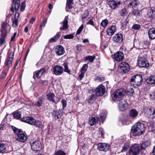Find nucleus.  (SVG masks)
I'll return each mask as SVG.
<instances>
[{
    "label": "nucleus",
    "instance_id": "1",
    "mask_svg": "<svg viewBox=\"0 0 155 155\" xmlns=\"http://www.w3.org/2000/svg\"><path fill=\"white\" fill-rule=\"evenodd\" d=\"M145 128L144 124L140 122L136 123L131 129V132L134 135H140L143 134Z\"/></svg>",
    "mask_w": 155,
    "mask_h": 155
},
{
    "label": "nucleus",
    "instance_id": "2",
    "mask_svg": "<svg viewBox=\"0 0 155 155\" xmlns=\"http://www.w3.org/2000/svg\"><path fill=\"white\" fill-rule=\"evenodd\" d=\"M124 91L121 88L116 90L112 95L113 100L115 101L121 100L120 99L123 97Z\"/></svg>",
    "mask_w": 155,
    "mask_h": 155
},
{
    "label": "nucleus",
    "instance_id": "3",
    "mask_svg": "<svg viewBox=\"0 0 155 155\" xmlns=\"http://www.w3.org/2000/svg\"><path fill=\"white\" fill-rule=\"evenodd\" d=\"M142 81V77L140 75H137L133 76L131 79V84L134 87L140 85Z\"/></svg>",
    "mask_w": 155,
    "mask_h": 155
},
{
    "label": "nucleus",
    "instance_id": "4",
    "mask_svg": "<svg viewBox=\"0 0 155 155\" xmlns=\"http://www.w3.org/2000/svg\"><path fill=\"white\" fill-rule=\"evenodd\" d=\"M31 145L34 151H39L42 148V146L40 141L37 140H32L30 142Z\"/></svg>",
    "mask_w": 155,
    "mask_h": 155
},
{
    "label": "nucleus",
    "instance_id": "5",
    "mask_svg": "<svg viewBox=\"0 0 155 155\" xmlns=\"http://www.w3.org/2000/svg\"><path fill=\"white\" fill-rule=\"evenodd\" d=\"M140 146L137 144L133 145L130 148L128 155H137L139 153Z\"/></svg>",
    "mask_w": 155,
    "mask_h": 155
},
{
    "label": "nucleus",
    "instance_id": "6",
    "mask_svg": "<svg viewBox=\"0 0 155 155\" xmlns=\"http://www.w3.org/2000/svg\"><path fill=\"white\" fill-rule=\"evenodd\" d=\"M138 66L141 68H147L149 64L145 58L139 57L137 61Z\"/></svg>",
    "mask_w": 155,
    "mask_h": 155
},
{
    "label": "nucleus",
    "instance_id": "7",
    "mask_svg": "<svg viewBox=\"0 0 155 155\" xmlns=\"http://www.w3.org/2000/svg\"><path fill=\"white\" fill-rule=\"evenodd\" d=\"M47 99L52 103L57 104L59 101V98L56 96L53 92H50L47 95Z\"/></svg>",
    "mask_w": 155,
    "mask_h": 155
},
{
    "label": "nucleus",
    "instance_id": "8",
    "mask_svg": "<svg viewBox=\"0 0 155 155\" xmlns=\"http://www.w3.org/2000/svg\"><path fill=\"white\" fill-rule=\"evenodd\" d=\"M105 87L102 84L98 86L95 89V94L97 96H101L105 93Z\"/></svg>",
    "mask_w": 155,
    "mask_h": 155
},
{
    "label": "nucleus",
    "instance_id": "9",
    "mask_svg": "<svg viewBox=\"0 0 155 155\" xmlns=\"http://www.w3.org/2000/svg\"><path fill=\"white\" fill-rule=\"evenodd\" d=\"M112 58L114 60L117 61H122L124 58V54L121 51H117L114 55H112Z\"/></svg>",
    "mask_w": 155,
    "mask_h": 155
},
{
    "label": "nucleus",
    "instance_id": "10",
    "mask_svg": "<svg viewBox=\"0 0 155 155\" xmlns=\"http://www.w3.org/2000/svg\"><path fill=\"white\" fill-rule=\"evenodd\" d=\"M118 106L120 110L124 111L127 109L128 104L125 100L121 99L119 101Z\"/></svg>",
    "mask_w": 155,
    "mask_h": 155
},
{
    "label": "nucleus",
    "instance_id": "11",
    "mask_svg": "<svg viewBox=\"0 0 155 155\" xmlns=\"http://www.w3.org/2000/svg\"><path fill=\"white\" fill-rule=\"evenodd\" d=\"M63 71V68L60 65H56L53 68V72L56 75L59 76L62 74Z\"/></svg>",
    "mask_w": 155,
    "mask_h": 155
},
{
    "label": "nucleus",
    "instance_id": "12",
    "mask_svg": "<svg viewBox=\"0 0 155 155\" xmlns=\"http://www.w3.org/2000/svg\"><path fill=\"white\" fill-rule=\"evenodd\" d=\"M119 67L121 71V72L126 73L130 70V66L129 64L127 62H123L120 63Z\"/></svg>",
    "mask_w": 155,
    "mask_h": 155
},
{
    "label": "nucleus",
    "instance_id": "13",
    "mask_svg": "<svg viewBox=\"0 0 155 155\" xmlns=\"http://www.w3.org/2000/svg\"><path fill=\"white\" fill-rule=\"evenodd\" d=\"M110 147L109 145L106 143H99L97 145V149L100 151H108L109 150Z\"/></svg>",
    "mask_w": 155,
    "mask_h": 155
},
{
    "label": "nucleus",
    "instance_id": "14",
    "mask_svg": "<svg viewBox=\"0 0 155 155\" xmlns=\"http://www.w3.org/2000/svg\"><path fill=\"white\" fill-rule=\"evenodd\" d=\"M123 40V36L121 34H117L113 37L112 40L115 43H121Z\"/></svg>",
    "mask_w": 155,
    "mask_h": 155
},
{
    "label": "nucleus",
    "instance_id": "15",
    "mask_svg": "<svg viewBox=\"0 0 155 155\" xmlns=\"http://www.w3.org/2000/svg\"><path fill=\"white\" fill-rule=\"evenodd\" d=\"M21 120L32 125H34L36 123L35 120L33 117H23Z\"/></svg>",
    "mask_w": 155,
    "mask_h": 155
},
{
    "label": "nucleus",
    "instance_id": "16",
    "mask_svg": "<svg viewBox=\"0 0 155 155\" xmlns=\"http://www.w3.org/2000/svg\"><path fill=\"white\" fill-rule=\"evenodd\" d=\"M55 51L57 55L61 56L64 54L65 50L64 47L61 45H58L55 47Z\"/></svg>",
    "mask_w": 155,
    "mask_h": 155
},
{
    "label": "nucleus",
    "instance_id": "17",
    "mask_svg": "<svg viewBox=\"0 0 155 155\" xmlns=\"http://www.w3.org/2000/svg\"><path fill=\"white\" fill-rule=\"evenodd\" d=\"M27 137L25 135L24 133L18 134L15 136L16 140L20 142H24L27 140Z\"/></svg>",
    "mask_w": 155,
    "mask_h": 155
},
{
    "label": "nucleus",
    "instance_id": "18",
    "mask_svg": "<svg viewBox=\"0 0 155 155\" xmlns=\"http://www.w3.org/2000/svg\"><path fill=\"white\" fill-rule=\"evenodd\" d=\"M20 1L19 0H12V4L11 8L12 12H14V7L15 11H17L20 6Z\"/></svg>",
    "mask_w": 155,
    "mask_h": 155
},
{
    "label": "nucleus",
    "instance_id": "19",
    "mask_svg": "<svg viewBox=\"0 0 155 155\" xmlns=\"http://www.w3.org/2000/svg\"><path fill=\"white\" fill-rule=\"evenodd\" d=\"M120 4V2L118 0H112L109 2V5L112 9H114Z\"/></svg>",
    "mask_w": 155,
    "mask_h": 155
},
{
    "label": "nucleus",
    "instance_id": "20",
    "mask_svg": "<svg viewBox=\"0 0 155 155\" xmlns=\"http://www.w3.org/2000/svg\"><path fill=\"white\" fill-rule=\"evenodd\" d=\"M45 71V68H41L37 72H34L33 78H34L35 77L38 78H40Z\"/></svg>",
    "mask_w": 155,
    "mask_h": 155
},
{
    "label": "nucleus",
    "instance_id": "21",
    "mask_svg": "<svg viewBox=\"0 0 155 155\" xmlns=\"http://www.w3.org/2000/svg\"><path fill=\"white\" fill-rule=\"evenodd\" d=\"M13 57L14 53H11L6 60V65L8 68H9L12 66V62L13 61Z\"/></svg>",
    "mask_w": 155,
    "mask_h": 155
},
{
    "label": "nucleus",
    "instance_id": "22",
    "mask_svg": "<svg viewBox=\"0 0 155 155\" xmlns=\"http://www.w3.org/2000/svg\"><path fill=\"white\" fill-rule=\"evenodd\" d=\"M68 17L67 16H65L63 21L61 23H60V24H61L62 25V26L60 28V30L61 31L64 30H66L68 28Z\"/></svg>",
    "mask_w": 155,
    "mask_h": 155
},
{
    "label": "nucleus",
    "instance_id": "23",
    "mask_svg": "<svg viewBox=\"0 0 155 155\" xmlns=\"http://www.w3.org/2000/svg\"><path fill=\"white\" fill-rule=\"evenodd\" d=\"M116 28L114 25H111L109 27L107 30V34L109 36L113 35L115 32Z\"/></svg>",
    "mask_w": 155,
    "mask_h": 155
},
{
    "label": "nucleus",
    "instance_id": "24",
    "mask_svg": "<svg viewBox=\"0 0 155 155\" xmlns=\"http://www.w3.org/2000/svg\"><path fill=\"white\" fill-rule=\"evenodd\" d=\"M8 145L5 144H0V153H4L8 152Z\"/></svg>",
    "mask_w": 155,
    "mask_h": 155
},
{
    "label": "nucleus",
    "instance_id": "25",
    "mask_svg": "<svg viewBox=\"0 0 155 155\" xmlns=\"http://www.w3.org/2000/svg\"><path fill=\"white\" fill-rule=\"evenodd\" d=\"M147 15L150 18H154L155 17V9L154 8H149L147 11Z\"/></svg>",
    "mask_w": 155,
    "mask_h": 155
},
{
    "label": "nucleus",
    "instance_id": "26",
    "mask_svg": "<svg viewBox=\"0 0 155 155\" xmlns=\"http://www.w3.org/2000/svg\"><path fill=\"white\" fill-rule=\"evenodd\" d=\"M149 37L152 39H155V28L150 29L148 32Z\"/></svg>",
    "mask_w": 155,
    "mask_h": 155
},
{
    "label": "nucleus",
    "instance_id": "27",
    "mask_svg": "<svg viewBox=\"0 0 155 155\" xmlns=\"http://www.w3.org/2000/svg\"><path fill=\"white\" fill-rule=\"evenodd\" d=\"M138 112L135 109L131 110L129 112V116L132 118H135L138 115Z\"/></svg>",
    "mask_w": 155,
    "mask_h": 155
},
{
    "label": "nucleus",
    "instance_id": "28",
    "mask_svg": "<svg viewBox=\"0 0 155 155\" xmlns=\"http://www.w3.org/2000/svg\"><path fill=\"white\" fill-rule=\"evenodd\" d=\"M139 3V2L137 0H134L129 3L128 7L130 8L132 7L133 9H134Z\"/></svg>",
    "mask_w": 155,
    "mask_h": 155
},
{
    "label": "nucleus",
    "instance_id": "29",
    "mask_svg": "<svg viewBox=\"0 0 155 155\" xmlns=\"http://www.w3.org/2000/svg\"><path fill=\"white\" fill-rule=\"evenodd\" d=\"M97 117H91L89 119V123L91 126H93L96 124L98 121Z\"/></svg>",
    "mask_w": 155,
    "mask_h": 155
},
{
    "label": "nucleus",
    "instance_id": "30",
    "mask_svg": "<svg viewBox=\"0 0 155 155\" xmlns=\"http://www.w3.org/2000/svg\"><path fill=\"white\" fill-rule=\"evenodd\" d=\"M146 82L150 84H155V76H151L146 79Z\"/></svg>",
    "mask_w": 155,
    "mask_h": 155
},
{
    "label": "nucleus",
    "instance_id": "31",
    "mask_svg": "<svg viewBox=\"0 0 155 155\" xmlns=\"http://www.w3.org/2000/svg\"><path fill=\"white\" fill-rule=\"evenodd\" d=\"M96 97L94 94H92L89 96L88 102L89 104L93 103L95 100Z\"/></svg>",
    "mask_w": 155,
    "mask_h": 155
},
{
    "label": "nucleus",
    "instance_id": "32",
    "mask_svg": "<svg viewBox=\"0 0 155 155\" xmlns=\"http://www.w3.org/2000/svg\"><path fill=\"white\" fill-rule=\"evenodd\" d=\"M17 15H18L17 17H16V16H15V19L13 21L12 26L13 27H15L18 25L17 18H18V16L19 15V14L18 13H16L15 14V16Z\"/></svg>",
    "mask_w": 155,
    "mask_h": 155
},
{
    "label": "nucleus",
    "instance_id": "33",
    "mask_svg": "<svg viewBox=\"0 0 155 155\" xmlns=\"http://www.w3.org/2000/svg\"><path fill=\"white\" fill-rule=\"evenodd\" d=\"M151 143L149 140L143 142L141 145V148L144 149L150 145Z\"/></svg>",
    "mask_w": 155,
    "mask_h": 155
},
{
    "label": "nucleus",
    "instance_id": "34",
    "mask_svg": "<svg viewBox=\"0 0 155 155\" xmlns=\"http://www.w3.org/2000/svg\"><path fill=\"white\" fill-rule=\"evenodd\" d=\"M63 65L64 67V71L69 74H70L71 71L68 68L67 62H64L63 64Z\"/></svg>",
    "mask_w": 155,
    "mask_h": 155
},
{
    "label": "nucleus",
    "instance_id": "35",
    "mask_svg": "<svg viewBox=\"0 0 155 155\" xmlns=\"http://www.w3.org/2000/svg\"><path fill=\"white\" fill-rule=\"evenodd\" d=\"M95 56H88L85 58V60H88L90 62H92L95 58Z\"/></svg>",
    "mask_w": 155,
    "mask_h": 155
},
{
    "label": "nucleus",
    "instance_id": "36",
    "mask_svg": "<svg viewBox=\"0 0 155 155\" xmlns=\"http://www.w3.org/2000/svg\"><path fill=\"white\" fill-rule=\"evenodd\" d=\"M108 23L107 19H106L103 20L101 23V25L103 27H106Z\"/></svg>",
    "mask_w": 155,
    "mask_h": 155
},
{
    "label": "nucleus",
    "instance_id": "37",
    "mask_svg": "<svg viewBox=\"0 0 155 155\" xmlns=\"http://www.w3.org/2000/svg\"><path fill=\"white\" fill-rule=\"evenodd\" d=\"M120 14L122 16H125L128 13L127 9L126 8H124L121 9L120 12Z\"/></svg>",
    "mask_w": 155,
    "mask_h": 155
},
{
    "label": "nucleus",
    "instance_id": "38",
    "mask_svg": "<svg viewBox=\"0 0 155 155\" xmlns=\"http://www.w3.org/2000/svg\"><path fill=\"white\" fill-rule=\"evenodd\" d=\"M73 0H67L66 5L69 8H71L72 7V5L73 4Z\"/></svg>",
    "mask_w": 155,
    "mask_h": 155
},
{
    "label": "nucleus",
    "instance_id": "39",
    "mask_svg": "<svg viewBox=\"0 0 155 155\" xmlns=\"http://www.w3.org/2000/svg\"><path fill=\"white\" fill-rule=\"evenodd\" d=\"M13 117L16 119H19L21 118V114L20 112H15L14 113Z\"/></svg>",
    "mask_w": 155,
    "mask_h": 155
},
{
    "label": "nucleus",
    "instance_id": "40",
    "mask_svg": "<svg viewBox=\"0 0 155 155\" xmlns=\"http://www.w3.org/2000/svg\"><path fill=\"white\" fill-rule=\"evenodd\" d=\"M89 11L88 10H85L81 15V18L83 19L86 18L89 15Z\"/></svg>",
    "mask_w": 155,
    "mask_h": 155
},
{
    "label": "nucleus",
    "instance_id": "41",
    "mask_svg": "<svg viewBox=\"0 0 155 155\" xmlns=\"http://www.w3.org/2000/svg\"><path fill=\"white\" fill-rule=\"evenodd\" d=\"M55 155H66V153L63 151L58 150L55 152Z\"/></svg>",
    "mask_w": 155,
    "mask_h": 155
},
{
    "label": "nucleus",
    "instance_id": "42",
    "mask_svg": "<svg viewBox=\"0 0 155 155\" xmlns=\"http://www.w3.org/2000/svg\"><path fill=\"white\" fill-rule=\"evenodd\" d=\"M106 114L104 112H102L100 115V117L101 119V121L103 122L106 117Z\"/></svg>",
    "mask_w": 155,
    "mask_h": 155
},
{
    "label": "nucleus",
    "instance_id": "43",
    "mask_svg": "<svg viewBox=\"0 0 155 155\" xmlns=\"http://www.w3.org/2000/svg\"><path fill=\"white\" fill-rule=\"evenodd\" d=\"M62 114L59 113L58 111L55 112L54 114V117L55 119H58L61 117Z\"/></svg>",
    "mask_w": 155,
    "mask_h": 155
},
{
    "label": "nucleus",
    "instance_id": "44",
    "mask_svg": "<svg viewBox=\"0 0 155 155\" xmlns=\"http://www.w3.org/2000/svg\"><path fill=\"white\" fill-rule=\"evenodd\" d=\"M129 147V144L128 143H125L121 151L122 152L125 151Z\"/></svg>",
    "mask_w": 155,
    "mask_h": 155
},
{
    "label": "nucleus",
    "instance_id": "45",
    "mask_svg": "<svg viewBox=\"0 0 155 155\" xmlns=\"http://www.w3.org/2000/svg\"><path fill=\"white\" fill-rule=\"evenodd\" d=\"M87 64H84L81 68V72H83L85 73L87 70Z\"/></svg>",
    "mask_w": 155,
    "mask_h": 155
},
{
    "label": "nucleus",
    "instance_id": "46",
    "mask_svg": "<svg viewBox=\"0 0 155 155\" xmlns=\"http://www.w3.org/2000/svg\"><path fill=\"white\" fill-rule=\"evenodd\" d=\"M12 128L14 132L17 135L18 134H20L21 132L20 130H19L15 127H12Z\"/></svg>",
    "mask_w": 155,
    "mask_h": 155
},
{
    "label": "nucleus",
    "instance_id": "47",
    "mask_svg": "<svg viewBox=\"0 0 155 155\" xmlns=\"http://www.w3.org/2000/svg\"><path fill=\"white\" fill-rule=\"evenodd\" d=\"M42 103V101L41 99H39L35 102V105L38 107H39L41 105Z\"/></svg>",
    "mask_w": 155,
    "mask_h": 155
},
{
    "label": "nucleus",
    "instance_id": "48",
    "mask_svg": "<svg viewBox=\"0 0 155 155\" xmlns=\"http://www.w3.org/2000/svg\"><path fill=\"white\" fill-rule=\"evenodd\" d=\"M26 7L25 2H23L21 4L20 7V10L21 11H23L24 10Z\"/></svg>",
    "mask_w": 155,
    "mask_h": 155
},
{
    "label": "nucleus",
    "instance_id": "49",
    "mask_svg": "<svg viewBox=\"0 0 155 155\" xmlns=\"http://www.w3.org/2000/svg\"><path fill=\"white\" fill-rule=\"evenodd\" d=\"M128 22V21L126 19H123L121 22V25L123 26L126 25Z\"/></svg>",
    "mask_w": 155,
    "mask_h": 155
},
{
    "label": "nucleus",
    "instance_id": "50",
    "mask_svg": "<svg viewBox=\"0 0 155 155\" xmlns=\"http://www.w3.org/2000/svg\"><path fill=\"white\" fill-rule=\"evenodd\" d=\"M140 28V25H139L138 24H134L132 26V28L133 29L135 30H137Z\"/></svg>",
    "mask_w": 155,
    "mask_h": 155
},
{
    "label": "nucleus",
    "instance_id": "51",
    "mask_svg": "<svg viewBox=\"0 0 155 155\" xmlns=\"http://www.w3.org/2000/svg\"><path fill=\"white\" fill-rule=\"evenodd\" d=\"M74 37L73 35L72 34H69L65 35L64 38L65 39H72Z\"/></svg>",
    "mask_w": 155,
    "mask_h": 155
},
{
    "label": "nucleus",
    "instance_id": "52",
    "mask_svg": "<svg viewBox=\"0 0 155 155\" xmlns=\"http://www.w3.org/2000/svg\"><path fill=\"white\" fill-rule=\"evenodd\" d=\"M7 73L6 72L2 71L0 76V78L1 79H4L6 77Z\"/></svg>",
    "mask_w": 155,
    "mask_h": 155
},
{
    "label": "nucleus",
    "instance_id": "53",
    "mask_svg": "<svg viewBox=\"0 0 155 155\" xmlns=\"http://www.w3.org/2000/svg\"><path fill=\"white\" fill-rule=\"evenodd\" d=\"M84 26L83 25H82L79 28V29L78 30L76 34H80L81 31L82 30Z\"/></svg>",
    "mask_w": 155,
    "mask_h": 155
},
{
    "label": "nucleus",
    "instance_id": "54",
    "mask_svg": "<svg viewBox=\"0 0 155 155\" xmlns=\"http://www.w3.org/2000/svg\"><path fill=\"white\" fill-rule=\"evenodd\" d=\"M104 78L103 76L97 77L96 78V80L100 82L104 80Z\"/></svg>",
    "mask_w": 155,
    "mask_h": 155
},
{
    "label": "nucleus",
    "instance_id": "55",
    "mask_svg": "<svg viewBox=\"0 0 155 155\" xmlns=\"http://www.w3.org/2000/svg\"><path fill=\"white\" fill-rule=\"evenodd\" d=\"M61 103L63 106V108H64L67 105V101L64 99H62Z\"/></svg>",
    "mask_w": 155,
    "mask_h": 155
},
{
    "label": "nucleus",
    "instance_id": "56",
    "mask_svg": "<svg viewBox=\"0 0 155 155\" xmlns=\"http://www.w3.org/2000/svg\"><path fill=\"white\" fill-rule=\"evenodd\" d=\"M40 83L43 85H46L48 84V81L46 80H41L40 82Z\"/></svg>",
    "mask_w": 155,
    "mask_h": 155
},
{
    "label": "nucleus",
    "instance_id": "57",
    "mask_svg": "<svg viewBox=\"0 0 155 155\" xmlns=\"http://www.w3.org/2000/svg\"><path fill=\"white\" fill-rule=\"evenodd\" d=\"M134 92L133 89H130L129 91H127V92L128 93V95L131 96L132 95Z\"/></svg>",
    "mask_w": 155,
    "mask_h": 155
},
{
    "label": "nucleus",
    "instance_id": "58",
    "mask_svg": "<svg viewBox=\"0 0 155 155\" xmlns=\"http://www.w3.org/2000/svg\"><path fill=\"white\" fill-rule=\"evenodd\" d=\"M84 73L81 72V73L79 74L78 78L80 80H81L82 78L84 77Z\"/></svg>",
    "mask_w": 155,
    "mask_h": 155
},
{
    "label": "nucleus",
    "instance_id": "59",
    "mask_svg": "<svg viewBox=\"0 0 155 155\" xmlns=\"http://www.w3.org/2000/svg\"><path fill=\"white\" fill-rule=\"evenodd\" d=\"M61 35V32H58L57 33L56 35L54 36L55 38L57 40L58 38L60 37V35Z\"/></svg>",
    "mask_w": 155,
    "mask_h": 155
},
{
    "label": "nucleus",
    "instance_id": "60",
    "mask_svg": "<svg viewBox=\"0 0 155 155\" xmlns=\"http://www.w3.org/2000/svg\"><path fill=\"white\" fill-rule=\"evenodd\" d=\"M47 19L45 18L43 21L42 23H41L40 25V27H41L42 26H45L46 23H47Z\"/></svg>",
    "mask_w": 155,
    "mask_h": 155
},
{
    "label": "nucleus",
    "instance_id": "61",
    "mask_svg": "<svg viewBox=\"0 0 155 155\" xmlns=\"http://www.w3.org/2000/svg\"><path fill=\"white\" fill-rule=\"evenodd\" d=\"M16 34H17V33L16 32H15L13 36L11 38V41H14V40L15 38V37Z\"/></svg>",
    "mask_w": 155,
    "mask_h": 155
},
{
    "label": "nucleus",
    "instance_id": "62",
    "mask_svg": "<svg viewBox=\"0 0 155 155\" xmlns=\"http://www.w3.org/2000/svg\"><path fill=\"white\" fill-rule=\"evenodd\" d=\"M57 41L56 39L55 38V37L54 36L53 37L51 38L50 40L49 41L51 43H52L53 42H54Z\"/></svg>",
    "mask_w": 155,
    "mask_h": 155
},
{
    "label": "nucleus",
    "instance_id": "63",
    "mask_svg": "<svg viewBox=\"0 0 155 155\" xmlns=\"http://www.w3.org/2000/svg\"><path fill=\"white\" fill-rule=\"evenodd\" d=\"M87 23L89 24H90L94 26V21L92 19H90L89 21L87 22Z\"/></svg>",
    "mask_w": 155,
    "mask_h": 155
},
{
    "label": "nucleus",
    "instance_id": "64",
    "mask_svg": "<svg viewBox=\"0 0 155 155\" xmlns=\"http://www.w3.org/2000/svg\"><path fill=\"white\" fill-rule=\"evenodd\" d=\"M132 14L134 15H135L136 16H137L138 15H139V12H138V11H134L133 12Z\"/></svg>",
    "mask_w": 155,
    "mask_h": 155
}]
</instances>
